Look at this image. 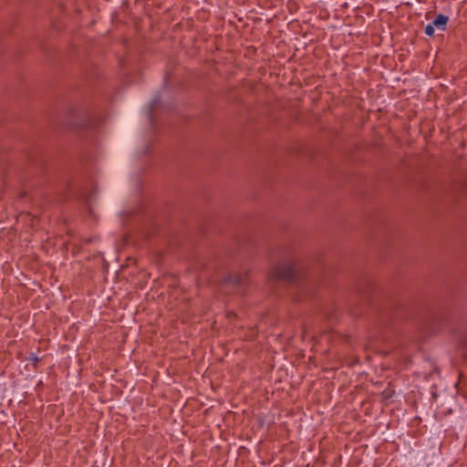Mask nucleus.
Instances as JSON below:
<instances>
[{
	"instance_id": "5",
	"label": "nucleus",
	"mask_w": 467,
	"mask_h": 467,
	"mask_svg": "<svg viewBox=\"0 0 467 467\" xmlns=\"http://www.w3.org/2000/svg\"><path fill=\"white\" fill-rule=\"evenodd\" d=\"M28 360H30L31 362L34 363V365H36L39 361V358L35 353H30Z\"/></svg>"
},
{
	"instance_id": "2",
	"label": "nucleus",
	"mask_w": 467,
	"mask_h": 467,
	"mask_svg": "<svg viewBox=\"0 0 467 467\" xmlns=\"http://www.w3.org/2000/svg\"><path fill=\"white\" fill-rule=\"evenodd\" d=\"M223 282L225 284H231L234 286L241 285L244 282V276L242 274L235 273L228 275Z\"/></svg>"
},
{
	"instance_id": "1",
	"label": "nucleus",
	"mask_w": 467,
	"mask_h": 467,
	"mask_svg": "<svg viewBox=\"0 0 467 467\" xmlns=\"http://www.w3.org/2000/svg\"><path fill=\"white\" fill-rule=\"evenodd\" d=\"M271 277L276 281L294 282L297 278L296 265L294 262H285L275 266Z\"/></svg>"
},
{
	"instance_id": "3",
	"label": "nucleus",
	"mask_w": 467,
	"mask_h": 467,
	"mask_svg": "<svg viewBox=\"0 0 467 467\" xmlns=\"http://www.w3.org/2000/svg\"><path fill=\"white\" fill-rule=\"evenodd\" d=\"M449 21V17L445 15L439 14L435 19L432 21V25L434 27L441 31H444L446 29L447 23Z\"/></svg>"
},
{
	"instance_id": "4",
	"label": "nucleus",
	"mask_w": 467,
	"mask_h": 467,
	"mask_svg": "<svg viewBox=\"0 0 467 467\" xmlns=\"http://www.w3.org/2000/svg\"><path fill=\"white\" fill-rule=\"evenodd\" d=\"M424 32L427 36H432L434 35V26L431 23L428 24L424 29Z\"/></svg>"
}]
</instances>
